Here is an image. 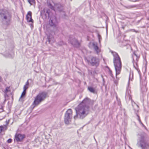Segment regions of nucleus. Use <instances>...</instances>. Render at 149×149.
Listing matches in <instances>:
<instances>
[{
    "label": "nucleus",
    "instance_id": "obj_1",
    "mask_svg": "<svg viewBox=\"0 0 149 149\" xmlns=\"http://www.w3.org/2000/svg\"><path fill=\"white\" fill-rule=\"evenodd\" d=\"M94 102L88 97H86L75 108L76 115L74 116L76 119L78 116L80 118L83 119L88 114L89 105L91 103L93 104Z\"/></svg>",
    "mask_w": 149,
    "mask_h": 149
},
{
    "label": "nucleus",
    "instance_id": "obj_2",
    "mask_svg": "<svg viewBox=\"0 0 149 149\" xmlns=\"http://www.w3.org/2000/svg\"><path fill=\"white\" fill-rule=\"evenodd\" d=\"M137 145L141 149H149V138L145 133L142 132L137 135Z\"/></svg>",
    "mask_w": 149,
    "mask_h": 149
},
{
    "label": "nucleus",
    "instance_id": "obj_3",
    "mask_svg": "<svg viewBox=\"0 0 149 149\" xmlns=\"http://www.w3.org/2000/svg\"><path fill=\"white\" fill-rule=\"evenodd\" d=\"M12 14L6 10H0V20L4 24L7 26L10 25L11 18Z\"/></svg>",
    "mask_w": 149,
    "mask_h": 149
},
{
    "label": "nucleus",
    "instance_id": "obj_4",
    "mask_svg": "<svg viewBox=\"0 0 149 149\" xmlns=\"http://www.w3.org/2000/svg\"><path fill=\"white\" fill-rule=\"evenodd\" d=\"M112 54L113 56V62L117 78V75L120 73L122 68V63L120 58L118 54L116 52H112Z\"/></svg>",
    "mask_w": 149,
    "mask_h": 149
},
{
    "label": "nucleus",
    "instance_id": "obj_5",
    "mask_svg": "<svg viewBox=\"0 0 149 149\" xmlns=\"http://www.w3.org/2000/svg\"><path fill=\"white\" fill-rule=\"evenodd\" d=\"M47 95V93L45 91H43L39 92L35 97L34 100L31 106L33 107V109L44 101L46 98Z\"/></svg>",
    "mask_w": 149,
    "mask_h": 149
},
{
    "label": "nucleus",
    "instance_id": "obj_6",
    "mask_svg": "<svg viewBox=\"0 0 149 149\" xmlns=\"http://www.w3.org/2000/svg\"><path fill=\"white\" fill-rule=\"evenodd\" d=\"M47 95V93L45 91H43L39 92L35 97L34 100L31 106L33 107V109L44 101L46 98Z\"/></svg>",
    "mask_w": 149,
    "mask_h": 149
},
{
    "label": "nucleus",
    "instance_id": "obj_7",
    "mask_svg": "<svg viewBox=\"0 0 149 149\" xmlns=\"http://www.w3.org/2000/svg\"><path fill=\"white\" fill-rule=\"evenodd\" d=\"M72 114V110L71 109H69L65 112L64 116V122L66 124H69L71 122Z\"/></svg>",
    "mask_w": 149,
    "mask_h": 149
},
{
    "label": "nucleus",
    "instance_id": "obj_8",
    "mask_svg": "<svg viewBox=\"0 0 149 149\" xmlns=\"http://www.w3.org/2000/svg\"><path fill=\"white\" fill-rule=\"evenodd\" d=\"M130 91L129 90H127L125 95V99L127 102L130 101L132 103V105L133 107L134 105H135L136 108H138V106L133 101L132 98L131 96L130 95Z\"/></svg>",
    "mask_w": 149,
    "mask_h": 149
},
{
    "label": "nucleus",
    "instance_id": "obj_9",
    "mask_svg": "<svg viewBox=\"0 0 149 149\" xmlns=\"http://www.w3.org/2000/svg\"><path fill=\"white\" fill-rule=\"evenodd\" d=\"M89 62L92 66L97 67L99 65L100 60L98 58L95 57H93Z\"/></svg>",
    "mask_w": 149,
    "mask_h": 149
},
{
    "label": "nucleus",
    "instance_id": "obj_10",
    "mask_svg": "<svg viewBox=\"0 0 149 149\" xmlns=\"http://www.w3.org/2000/svg\"><path fill=\"white\" fill-rule=\"evenodd\" d=\"M50 11V10L49 9L45 8L41 10L40 12V15L43 18L45 19H46L47 17H49Z\"/></svg>",
    "mask_w": 149,
    "mask_h": 149
},
{
    "label": "nucleus",
    "instance_id": "obj_11",
    "mask_svg": "<svg viewBox=\"0 0 149 149\" xmlns=\"http://www.w3.org/2000/svg\"><path fill=\"white\" fill-rule=\"evenodd\" d=\"M57 23V19L55 16H53L50 18V20L49 21V24L50 26L56 27Z\"/></svg>",
    "mask_w": 149,
    "mask_h": 149
},
{
    "label": "nucleus",
    "instance_id": "obj_12",
    "mask_svg": "<svg viewBox=\"0 0 149 149\" xmlns=\"http://www.w3.org/2000/svg\"><path fill=\"white\" fill-rule=\"evenodd\" d=\"M69 41L70 43L74 47L78 48L80 46V44L75 38L72 39H70Z\"/></svg>",
    "mask_w": 149,
    "mask_h": 149
},
{
    "label": "nucleus",
    "instance_id": "obj_13",
    "mask_svg": "<svg viewBox=\"0 0 149 149\" xmlns=\"http://www.w3.org/2000/svg\"><path fill=\"white\" fill-rule=\"evenodd\" d=\"M25 137L24 135L21 134H16L15 136L14 140L16 141L17 142H21L22 141Z\"/></svg>",
    "mask_w": 149,
    "mask_h": 149
},
{
    "label": "nucleus",
    "instance_id": "obj_14",
    "mask_svg": "<svg viewBox=\"0 0 149 149\" xmlns=\"http://www.w3.org/2000/svg\"><path fill=\"white\" fill-rule=\"evenodd\" d=\"M54 4V9L57 10L61 11H62L63 9V7L59 3Z\"/></svg>",
    "mask_w": 149,
    "mask_h": 149
},
{
    "label": "nucleus",
    "instance_id": "obj_15",
    "mask_svg": "<svg viewBox=\"0 0 149 149\" xmlns=\"http://www.w3.org/2000/svg\"><path fill=\"white\" fill-rule=\"evenodd\" d=\"M92 45L95 50L98 54L100 52V50L97 46V43L96 42H93L92 43Z\"/></svg>",
    "mask_w": 149,
    "mask_h": 149
},
{
    "label": "nucleus",
    "instance_id": "obj_16",
    "mask_svg": "<svg viewBox=\"0 0 149 149\" xmlns=\"http://www.w3.org/2000/svg\"><path fill=\"white\" fill-rule=\"evenodd\" d=\"M132 58L133 63H136L138 61L139 56H138L135 53H134L132 54Z\"/></svg>",
    "mask_w": 149,
    "mask_h": 149
},
{
    "label": "nucleus",
    "instance_id": "obj_17",
    "mask_svg": "<svg viewBox=\"0 0 149 149\" xmlns=\"http://www.w3.org/2000/svg\"><path fill=\"white\" fill-rule=\"evenodd\" d=\"M26 19L28 22H33V19L31 18V13L30 11L28 12L26 16Z\"/></svg>",
    "mask_w": 149,
    "mask_h": 149
},
{
    "label": "nucleus",
    "instance_id": "obj_18",
    "mask_svg": "<svg viewBox=\"0 0 149 149\" xmlns=\"http://www.w3.org/2000/svg\"><path fill=\"white\" fill-rule=\"evenodd\" d=\"M52 2L53 3V2L52 1H48L47 2V6L51 9L55 10L54 7L52 5Z\"/></svg>",
    "mask_w": 149,
    "mask_h": 149
},
{
    "label": "nucleus",
    "instance_id": "obj_19",
    "mask_svg": "<svg viewBox=\"0 0 149 149\" xmlns=\"http://www.w3.org/2000/svg\"><path fill=\"white\" fill-rule=\"evenodd\" d=\"M88 89L91 93L94 94H95L97 93V91H95V89L91 87H88Z\"/></svg>",
    "mask_w": 149,
    "mask_h": 149
},
{
    "label": "nucleus",
    "instance_id": "obj_20",
    "mask_svg": "<svg viewBox=\"0 0 149 149\" xmlns=\"http://www.w3.org/2000/svg\"><path fill=\"white\" fill-rule=\"evenodd\" d=\"M133 63V66L137 70L138 69V68L137 65V62L136 63Z\"/></svg>",
    "mask_w": 149,
    "mask_h": 149
},
{
    "label": "nucleus",
    "instance_id": "obj_21",
    "mask_svg": "<svg viewBox=\"0 0 149 149\" xmlns=\"http://www.w3.org/2000/svg\"><path fill=\"white\" fill-rule=\"evenodd\" d=\"M133 74H131V73H130V75H129V81H128V84H129L130 81V80H132V79L133 78Z\"/></svg>",
    "mask_w": 149,
    "mask_h": 149
},
{
    "label": "nucleus",
    "instance_id": "obj_22",
    "mask_svg": "<svg viewBox=\"0 0 149 149\" xmlns=\"http://www.w3.org/2000/svg\"><path fill=\"white\" fill-rule=\"evenodd\" d=\"M9 87H7L4 90V92L5 94H6L8 92L10 91L9 90Z\"/></svg>",
    "mask_w": 149,
    "mask_h": 149
},
{
    "label": "nucleus",
    "instance_id": "obj_23",
    "mask_svg": "<svg viewBox=\"0 0 149 149\" xmlns=\"http://www.w3.org/2000/svg\"><path fill=\"white\" fill-rule=\"evenodd\" d=\"M28 1L31 5H33V3H35L34 0H28Z\"/></svg>",
    "mask_w": 149,
    "mask_h": 149
},
{
    "label": "nucleus",
    "instance_id": "obj_24",
    "mask_svg": "<svg viewBox=\"0 0 149 149\" xmlns=\"http://www.w3.org/2000/svg\"><path fill=\"white\" fill-rule=\"evenodd\" d=\"M26 93V91H24V90L23 91V92L20 98H21V97H22L23 96H24L25 95Z\"/></svg>",
    "mask_w": 149,
    "mask_h": 149
},
{
    "label": "nucleus",
    "instance_id": "obj_25",
    "mask_svg": "<svg viewBox=\"0 0 149 149\" xmlns=\"http://www.w3.org/2000/svg\"><path fill=\"white\" fill-rule=\"evenodd\" d=\"M28 86H29L24 85L23 87L24 90V91H26V90L28 88Z\"/></svg>",
    "mask_w": 149,
    "mask_h": 149
},
{
    "label": "nucleus",
    "instance_id": "obj_26",
    "mask_svg": "<svg viewBox=\"0 0 149 149\" xmlns=\"http://www.w3.org/2000/svg\"><path fill=\"white\" fill-rule=\"evenodd\" d=\"M137 117H138V120L139 121V122H140V123L142 125H143V124L141 122L140 119V117H139V116L138 115H137Z\"/></svg>",
    "mask_w": 149,
    "mask_h": 149
},
{
    "label": "nucleus",
    "instance_id": "obj_27",
    "mask_svg": "<svg viewBox=\"0 0 149 149\" xmlns=\"http://www.w3.org/2000/svg\"><path fill=\"white\" fill-rule=\"evenodd\" d=\"M129 31H132V32H134L136 33H137L138 32V31L135 30L134 29H130V30Z\"/></svg>",
    "mask_w": 149,
    "mask_h": 149
},
{
    "label": "nucleus",
    "instance_id": "obj_28",
    "mask_svg": "<svg viewBox=\"0 0 149 149\" xmlns=\"http://www.w3.org/2000/svg\"><path fill=\"white\" fill-rule=\"evenodd\" d=\"M12 139H9L7 140V142L8 143H10L12 142Z\"/></svg>",
    "mask_w": 149,
    "mask_h": 149
},
{
    "label": "nucleus",
    "instance_id": "obj_29",
    "mask_svg": "<svg viewBox=\"0 0 149 149\" xmlns=\"http://www.w3.org/2000/svg\"><path fill=\"white\" fill-rule=\"evenodd\" d=\"M3 129V127L2 126H0V133H1Z\"/></svg>",
    "mask_w": 149,
    "mask_h": 149
},
{
    "label": "nucleus",
    "instance_id": "obj_30",
    "mask_svg": "<svg viewBox=\"0 0 149 149\" xmlns=\"http://www.w3.org/2000/svg\"><path fill=\"white\" fill-rule=\"evenodd\" d=\"M47 38L49 43H50L51 42V39H50L49 36H48Z\"/></svg>",
    "mask_w": 149,
    "mask_h": 149
},
{
    "label": "nucleus",
    "instance_id": "obj_31",
    "mask_svg": "<svg viewBox=\"0 0 149 149\" xmlns=\"http://www.w3.org/2000/svg\"><path fill=\"white\" fill-rule=\"evenodd\" d=\"M29 80H28V81H27V82H26V84H25V85H27V86H29V81H29Z\"/></svg>",
    "mask_w": 149,
    "mask_h": 149
},
{
    "label": "nucleus",
    "instance_id": "obj_32",
    "mask_svg": "<svg viewBox=\"0 0 149 149\" xmlns=\"http://www.w3.org/2000/svg\"><path fill=\"white\" fill-rule=\"evenodd\" d=\"M98 38L99 39V42H100V38L101 37V36L99 34H98Z\"/></svg>",
    "mask_w": 149,
    "mask_h": 149
},
{
    "label": "nucleus",
    "instance_id": "obj_33",
    "mask_svg": "<svg viewBox=\"0 0 149 149\" xmlns=\"http://www.w3.org/2000/svg\"><path fill=\"white\" fill-rule=\"evenodd\" d=\"M3 79L2 77L0 76V82H1L2 81Z\"/></svg>",
    "mask_w": 149,
    "mask_h": 149
},
{
    "label": "nucleus",
    "instance_id": "obj_34",
    "mask_svg": "<svg viewBox=\"0 0 149 149\" xmlns=\"http://www.w3.org/2000/svg\"><path fill=\"white\" fill-rule=\"evenodd\" d=\"M6 123H7V124H8V123H9V121H7V120H6Z\"/></svg>",
    "mask_w": 149,
    "mask_h": 149
},
{
    "label": "nucleus",
    "instance_id": "obj_35",
    "mask_svg": "<svg viewBox=\"0 0 149 149\" xmlns=\"http://www.w3.org/2000/svg\"><path fill=\"white\" fill-rule=\"evenodd\" d=\"M148 13L149 14V10L148 11Z\"/></svg>",
    "mask_w": 149,
    "mask_h": 149
},
{
    "label": "nucleus",
    "instance_id": "obj_36",
    "mask_svg": "<svg viewBox=\"0 0 149 149\" xmlns=\"http://www.w3.org/2000/svg\"><path fill=\"white\" fill-rule=\"evenodd\" d=\"M137 110H138V109H137L136 110V111H137Z\"/></svg>",
    "mask_w": 149,
    "mask_h": 149
},
{
    "label": "nucleus",
    "instance_id": "obj_37",
    "mask_svg": "<svg viewBox=\"0 0 149 149\" xmlns=\"http://www.w3.org/2000/svg\"><path fill=\"white\" fill-rule=\"evenodd\" d=\"M134 110H136L134 108Z\"/></svg>",
    "mask_w": 149,
    "mask_h": 149
},
{
    "label": "nucleus",
    "instance_id": "obj_38",
    "mask_svg": "<svg viewBox=\"0 0 149 149\" xmlns=\"http://www.w3.org/2000/svg\"><path fill=\"white\" fill-rule=\"evenodd\" d=\"M134 7V6H132V7Z\"/></svg>",
    "mask_w": 149,
    "mask_h": 149
}]
</instances>
